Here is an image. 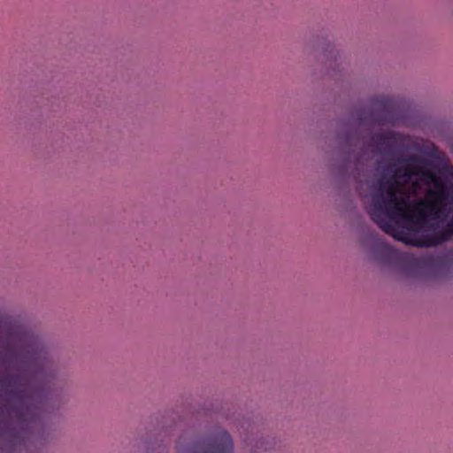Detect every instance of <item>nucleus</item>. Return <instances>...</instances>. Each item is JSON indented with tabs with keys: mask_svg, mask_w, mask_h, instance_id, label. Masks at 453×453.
Wrapping results in <instances>:
<instances>
[{
	"mask_svg": "<svg viewBox=\"0 0 453 453\" xmlns=\"http://www.w3.org/2000/svg\"><path fill=\"white\" fill-rule=\"evenodd\" d=\"M379 182L367 212L386 234L405 244L433 247L453 237V166L436 173L426 170L421 157L397 158Z\"/></svg>",
	"mask_w": 453,
	"mask_h": 453,
	"instance_id": "f257e3e1",
	"label": "nucleus"
},
{
	"mask_svg": "<svg viewBox=\"0 0 453 453\" xmlns=\"http://www.w3.org/2000/svg\"><path fill=\"white\" fill-rule=\"evenodd\" d=\"M0 384L12 388L10 394L18 401L14 412L19 422L27 429L34 428L42 413V390L32 388L28 383H19V387H16V379L1 373Z\"/></svg>",
	"mask_w": 453,
	"mask_h": 453,
	"instance_id": "f03ea898",
	"label": "nucleus"
},
{
	"mask_svg": "<svg viewBox=\"0 0 453 453\" xmlns=\"http://www.w3.org/2000/svg\"><path fill=\"white\" fill-rule=\"evenodd\" d=\"M370 145L373 148L375 153L381 155L393 154L401 150H408L411 147L418 150L416 142L411 145L409 136L394 131L373 134L370 140Z\"/></svg>",
	"mask_w": 453,
	"mask_h": 453,
	"instance_id": "7ed1b4c3",
	"label": "nucleus"
},
{
	"mask_svg": "<svg viewBox=\"0 0 453 453\" xmlns=\"http://www.w3.org/2000/svg\"><path fill=\"white\" fill-rule=\"evenodd\" d=\"M234 443L231 435L223 429L217 430L205 440L190 443L179 453H233Z\"/></svg>",
	"mask_w": 453,
	"mask_h": 453,
	"instance_id": "20e7f679",
	"label": "nucleus"
},
{
	"mask_svg": "<svg viewBox=\"0 0 453 453\" xmlns=\"http://www.w3.org/2000/svg\"><path fill=\"white\" fill-rule=\"evenodd\" d=\"M378 103L385 111V114L379 118V124H394L393 118L391 116L394 109V101L389 97H380L378 99Z\"/></svg>",
	"mask_w": 453,
	"mask_h": 453,
	"instance_id": "39448f33",
	"label": "nucleus"
},
{
	"mask_svg": "<svg viewBox=\"0 0 453 453\" xmlns=\"http://www.w3.org/2000/svg\"><path fill=\"white\" fill-rule=\"evenodd\" d=\"M27 353L29 355V357H28L29 359H31L33 361H36V360L40 359L41 357H42L43 349L37 342L33 340L31 342V343L28 345V349H27Z\"/></svg>",
	"mask_w": 453,
	"mask_h": 453,
	"instance_id": "423d86ee",
	"label": "nucleus"
}]
</instances>
